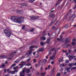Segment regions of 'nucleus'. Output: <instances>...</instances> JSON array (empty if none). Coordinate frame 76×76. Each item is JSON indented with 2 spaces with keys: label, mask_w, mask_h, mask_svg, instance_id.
I'll use <instances>...</instances> for the list:
<instances>
[{
  "label": "nucleus",
  "mask_w": 76,
  "mask_h": 76,
  "mask_svg": "<svg viewBox=\"0 0 76 76\" xmlns=\"http://www.w3.org/2000/svg\"><path fill=\"white\" fill-rule=\"evenodd\" d=\"M6 71H7V70H6V69H5L4 70V72H6Z\"/></svg>",
  "instance_id": "61"
},
{
  "label": "nucleus",
  "mask_w": 76,
  "mask_h": 76,
  "mask_svg": "<svg viewBox=\"0 0 76 76\" xmlns=\"http://www.w3.org/2000/svg\"><path fill=\"white\" fill-rule=\"evenodd\" d=\"M25 27V26H23L22 27V29H24Z\"/></svg>",
  "instance_id": "41"
},
{
  "label": "nucleus",
  "mask_w": 76,
  "mask_h": 76,
  "mask_svg": "<svg viewBox=\"0 0 76 76\" xmlns=\"http://www.w3.org/2000/svg\"><path fill=\"white\" fill-rule=\"evenodd\" d=\"M54 61H52L51 62V64H54Z\"/></svg>",
  "instance_id": "58"
},
{
  "label": "nucleus",
  "mask_w": 76,
  "mask_h": 76,
  "mask_svg": "<svg viewBox=\"0 0 76 76\" xmlns=\"http://www.w3.org/2000/svg\"><path fill=\"white\" fill-rule=\"evenodd\" d=\"M50 54H51V53L49 52V53L45 57L47 59H48V55H50Z\"/></svg>",
  "instance_id": "15"
},
{
  "label": "nucleus",
  "mask_w": 76,
  "mask_h": 76,
  "mask_svg": "<svg viewBox=\"0 0 76 76\" xmlns=\"http://www.w3.org/2000/svg\"><path fill=\"white\" fill-rule=\"evenodd\" d=\"M69 13H72V9H70L69 11Z\"/></svg>",
  "instance_id": "49"
},
{
  "label": "nucleus",
  "mask_w": 76,
  "mask_h": 76,
  "mask_svg": "<svg viewBox=\"0 0 76 76\" xmlns=\"http://www.w3.org/2000/svg\"><path fill=\"white\" fill-rule=\"evenodd\" d=\"M50 17L51 18H53L54 16V14H50Z\"/></svg>",
  "instance_id": "17"
},
{
  "label": "nucleus",
  "mask_w": 76,
  "mask_h": 76,
  "mask_svg": "<svg viewBox=\"0 0 76 76\" xmlns=\"http://www.w3.org/2000/svg\"><path fill=\"white\" fill-rule=\"evenodd\" d=\"M6 58V56H2L0 57L1 58Z\"/></svg>",
  "instance_id": "19"
},
{
  "label": "nucleus",
  "mask_w": 76,
  "mask_h": 76,
  "mask_svg": "<svg viewBox=\"0 0 76 76\" xmlns=\"http://www.w3.org/2000/svg\"><path fill=\"white\" fill-rule=\"evenodd\" d=\"M28 57V53H26V54L25 55V57L23 56L22 57H21L20 58V60H21V59H23V58H27Z\"/></svg>",
  "instance_id": "5"
},
{
  "label": "nucleus",
  "mask_w": 76,
  "mask_h": 76,
  "mask_svg": "<svg viewBox=\"0 0 76 76\" xmlns=\"http://www.w3.org/2000/svg\"><path fill=\"white\" fill-rule=\"evenodd\" d=\"M62 66H63V67H64V64H61L60 65V67H61Z\"/></svg>",
  "instance_id": "29"
},
{
  "label": "nucleus",
  "mask_w": 76,
  "mask_h": 76,
  "mask_svg": "<svg viewBox=\"0 0 76 76\" xmlns=\"http://www.w3.org/2000/svg\"><path fill=\"white\" fill-rule=\"evenodd\" d=\"M9 76V74L6 75L5 76Z\"/></svg>",
  "instance_id": "63"
},
{
  "label": "nucleus",
  "mask_w": 76,
  "mask_h": 76,
  "mask_svg": "<svg viewBox=\"0 0 76 76\" xmlns=\"http://www.w3.org/2000/svg\"><path fill=\"white\" fill-rule=\"evenodd\" d=\"M10 30H4V32L6 35L8 37H10L11 36V35L12 34V33L11 32H9Z\"/></svg>",
  "instance_id": "2"
},
{
  "label": "nucleus",
  "mask_w": 76,
  "mask_h": 76,
  "mask_svg": "<svg viewBox=\"0 0 76 76\" xmlns=\"http://www.w3.org/2000/svg\"><path fill=\"white\" fill-rule=\"evenodd\" d=\"M16 66V64H14L12 65V66Z\"/></svg>",
  "instance_id": "46"
},
{
  "label": "nucleus",
  "mask_w": 76,
  "mask_h": 76,
  "mask_svg": "<svg viewBox=\"0 0 76 76\" xmlns=\"http://www.w3.org/2000/svg\"><path fill=\"white\" fill-rule=\"evenodd\" d=\"M67 15H66L65 17H64V19H66V18L67 17Z\"/></svg>",
  "instance_id": "45"
},
{
  "label": "nucleus",
  "mask_w": 76,
  "mask_h": 76,
  "mask_svg": "<svg viewBox=\"0 0 76 76\" xmlns=\"http://www.w3.org/2000/svg\"><path fill=\"white\" fill-rule=\"evenodd\" d=\"M52 29L53 30H55V29H56V27H53Z\"/></svg>",
  "instance_id": "44"
},
{
  "label": "nucleus",
  "mask_w": 76,
  "mask_h": 76,
  "mask_svg": "<svg viewBox=\"0 0 76 76\" xmlns=\"http://www.w3.org/2000/svg\"><path fill=\"white\" fill-rule=\"evenodd\" d=\"M70 69V68H66V70H67V71H69V70Z\"/></svg>",
  "instance_id": "36"
},
{
  "label": "nucleus",
  "mask_w": 76,
  "mask_h": 76,
  "mask_svg": "<svg viewBox=\"0 0 76 76\" xmlns=\"http://www.w3.org/2000/svg\"><path fill=\"white\" fill-rule=\"evenodd\" d=\"M69 61L66 60L65 61V63H69Z\"/></svg>",
  "instance_id": "51"
},
{
  "label": "nucleus",
  "mask_w": 76,
  "mask_h": 76,
  "mask_svg": "<svg viewBox=\"0 0 76 76\" xmlns=\"http://www.w3.org/2000/svg\"><path fill=\"white\" fill-rule=\"evenodd\" d=\"M34 28H33L31 30H30L29 31L30 32H33L34 31Z\"/></svg>",
  "instance_id": "42"
},
{
  "label": "nucleus",
  "mask_w": 76,
  "mask_h": 76,
  "mask_svg": "<svg viewBox=\"0 0 76 76\" xmlns=\"http://www.w3.org/2000/svg\"><path fill=\"white\" fill-rule=\"evenodd\" d=\"M13 54V53L10 54V58H8V59H11V58H12L13 57V56H12Z\"/></svg>",
  "instance_id": "13"
},
{
  "label": "nucleus",
  "mask_w": 76,
  "mask_h": 76,
  "mask_svg": "<svg viewBox=\"0 0 76 76\" xmlns=\"http://www.w3.org/2000/svg\"><path fill=\"white\" fill-rule=\"evenodd\" d=\"M24 71L22 70V72H21L20 74V76H25V74H24Z\"/></svg>",
  "instance_id": "7"
},
{
  "label": "nucleus",
  "mask_w": 76,
  "mask_h": 76,
  "mask_svg": "<svg viewBox=\"0 0 76 76\" xmlns=\"http://www.w3.org/2000/svg\"><path fill=\"white\" fill-rule=\"evenodd\" d=\"M10 73H11V74H12V75H13L15 73V71H12Z\"/></svg>",
  "instance_id": "25"
},
{
  "label": "nucleus",
  "mask_w": 76,
  "mask_h": 76,
  "mask_svg": "<svg viewBox=\"0 0 76 76\" xmlns=\"http://www.w3.org/2000/svg\"><path fill=\"white\" fill-rule=\"evenodd\" d=\"M50 65H49L48 66V69H50Z\"/></svg>",
  "instance_id": "55"
},
{
  "label": "nucleus",
  "mask_w": 76,
  "mask_h": 76,
  "mask_svg": "<svg viewBox=\"0 0 76 76\" xmlns=\"http://www.w3.org/2000/svg\"><path fill=\"white\" fill-rule=\"evenodd\" d=\"M27 4L26 3H23L19 4V6H27Z\"/></svg>",
  "instance_id": "6"
},
{
  "label": "nucleus",
  "mask_w": 76,
  "mask_h": 76,
  "mask_svg": "<svg viewBox=\"0 0 76 76\" xmlns=\"http://www.w3.org/2000/svg\"><path fill=\"white\" fill-rule=\"evenodd\" d=\"M46 74V72H45L44 73H41V75L42 76H44Z\"/></svg>",
  "instance_id": "18"
},
{
  "label": "nucleus",
  "mask_w": 76,
  "mask_h": 76,
  "mask_svg": "<svg viewBox=\"0 0 76 76\" xmlns=\"http://www.w3.org/2000/svg\"><path fill=\"white\" fill-rule=\"evenodd\" d=\"M33 61L34 63H36V62H37V60L35 59H33Z\"/></svg>",
  "instance_id": "31"
},
{
  "label": "nucleus",
  "mask_w": 76,
  "mask_h": 76,
  "mask_svg": "<svg viewBox=\"0 0 76 76\" xmlns=\"http://www.w3.org/2000/svg\"><path fill=\"white\" fill-rule=\"evenodd\" d=\"M76 68V67H73L72 68V69H75Z\"/></svg>",
  "instance_id": "57"
},
{
  "label": "nucleus",
  "mask_w": 76,
  "mask_h": 76,
  "mask_svg": "<svg viewBox=\"0 0 76 76\" xmlns=\"http://www.w3.org/2000/svg\"><path fill=\"white\" fill-rule=\"evenodd\" d=\"M72 45H75V42H72Z\"/></svg>",
  "instance_id": "40"
},
{
  "label": "nucleus",
  "mask_w": 76,
  "mask_h": 76,
  "mask_svg": "<svg viewBox=\"0 0 76 76\" xmlns=\"http://www.w3.org/2000/svg\"><path fill=\"white\" fill-rule=\"evenodd\" d=\"M50 39H50V38H48V39H47L48 41L47 42H48V41H50Z\"/></svg>",
  "instance_id": "35"
},
{
  "label": "nucleus",
  "mask_w": 76,
  "mask_h": 76,
  "mask_svg": "<svg viewBox=\"0 0 76 76\" xmlns=\"http://www.w3.org/2000/svg\"><path fill=\"white\" fill-rule=\"evenodd\" d=\"M19 66H20V68H22V67H23V66H24V65H21V64H19Z\"/></svg>",
  "instance_id": "27"
},
{
  "label": "nucleus",
  "mask_w": 76,
  "mask_h": 76,
  "mask_svg": "<svg viewBox=\"0 0 76 76\" xmlns=\"http://www.w3.org/2000/svg\"><path fill=\"white\" fill-rule=\"evenodd\" d=\"M66 73H67V72H64V75H66Z\"/></svg>",
  "instance_id": "62"
},
{
  "label": "nucleus",
  "mask_w": 76,
  "mask_h": 76,
  "mask_svg": "<svg viewBox=\"0 0 76 76\" xmlns=\"http://www.w3.org/2000/svg\"><path fill=\"white\" fill-rule=\"evenodd\" d=\"M75 15H73L70 18V20H73V18H74V17H75Z\"/></svg>",
  "instance_id": "16"
},
{
  "label": "nucleus",
  "mask_w": 76,
  "mask_h": 76,
  "mask_svg": "<svg viewBox=\"0 0 76 76\" xmlns=\"http://www.w3.org/2000/svg\"><path fill=\"white\" fill-rule=\"evenodd\" d=\"M35 47L36 48H37V46L34 47L33 46H31L29 48V49H30V50L28 52V54L29 55H31V54L32 53V48H35Z\"/></svg>",
  "instance_id": "3"
},
{
  "label": "nucleus",
  "mask_w": 76,
  "mask_h": 76,
  "mask_svg": "<svg viewBox=\"0 0 76 76\" xmlns=\"http://www.w3.org/2000/svg\"><path fill=\"white\" fill-rule=\"evenodd\" d=\"M48 68H45V70H48Z\"/></svg>",
  "instance_id": "59"
},
{
  "label": "nucleus",
  "mask_w": 76,
  "mask_h": 76,
  "mask_svg": "<svg viewBox=\"0 0 76 76\" xmlns=\"http://www.w3.org/2000/svg\"><path fill=\"white\" fill-rule=\"evenodd\" d=\"M54 10H53L50 12L51 13H53V12H54Z\"/></svg>",
  "instance_id": "60"
},
{
  "label": "nucleus",
  "mask_w": 76,
  "mask_h": 76,
  "mask_svg": "<svg viewBox=\"0 0 76 76\" xmlns=\"http://www.w3.org/2000/svg\"><path fill=\"white\" fill-rule=\"evenodd\" d=\"M62 36L61 35H60V38H61V39H60L59 38H58L57 39V40H58V41H61V38H62Z\"/></svg>",
  "instance_id": "14"
},
{
  "label": "nucleus",
  "mask_w": 76,
  "mask_h": 76,
  "mask_svg": "<svg viewBox=\"0 0 76 76\" xmlns=\"http://www.w3.org/2000/svg\"><path fill=\"white\" fill-rule=\"evenodd\" d=\"M63 51V52H64V53H65L67 52V51H66V50H64Z\"/></svg>",
  "instance_id": "53"
},
{
  "label": "nucleus",
  "mask_w": 76,
  "mask_h": 76,
  "mask_svg": "<svg viewBox=\"0 0 76 76\" xmlns=\"http://www.w3.org/2000/svg\"><path fill=\"white\" fill-rule=\"evenodd\" d=\"M56 24V25H60V22L59 21L57 22Z\"/></svg>",
  "instance_id": "23"
},
{
  "label": "nucleus",
  "mask_w": 76,
  "mask_h": 76,
  "mask_svg": "<svg viewBox=\"0 0 76 76\" xmlns=\"http://www.w3.org/2000/svg\"><path fill=\"white\" fill-rule=\"evenodd\" d=\"M44 43L43 42H41L40 43V45H44Z\"/></svg>",
  "instance_id": "33"
},
{
  "label": "nucleus",
  "mask_w": 76,
  "mask_h": 76,
  "mask_svg": "<svg viewBox=\"0 0 76 76\" xmlns=\"http://www.w3.org/2000/svg\"><path fill=\"white\" fill-rule=\"evenodd\" d=\"M62 61V59H59V60H58V61L59 62H61Z\"/></svg>",
  "instance_id": "38"
},
{
  "label": "nucleus",
  "mask_w": 76,
  "mask_h": 76,
  "mask_svg": "<svg viewBox=\"0 0 76 76\" xmlns=\"http://www.w3.org/2000/svg\"><path fill=\"white\" fill-rule=\"evenodd\" d=\"M68 26H69L68 25H66L64 27V29H65V28H67Z\"/></svg>",
  "instance_id": "30"
},
{
  "label": "nucleus",
  "mask_w": 76,
  "mask_h": 76,
  "mask_svg": "<svg viewBox=\"0 0 76 76\" xmlns=\"http://www.w3.org/2000/svg\"><path fill=\"white\" fill-rule=\"evenodd\" d=\"M61 74L60 73H58L57 75V76H60Z\"/></svg>",
  "instance_id": "39"
},
{
  "label": "nucleus",
  "mask_w": 76,
  "mask_h": 76,
  "mask_svg": "<svg viewBox=\"0 0 76 76\" xmlns=\"http://www.w3.org/2000/svg\"><path fill=\"white\" fill-rule=\"evenodd\" d=\"M72 41H75L76 39H73Z\"/></svg>",
  "instance_id": "56"
},
{
  "label": "nucleus",
  "mask_w": 76,
  "mask_h": 76,
  "mask_svg": "<svg viewBox=\"0 0 76 76\" xmlns=\"http://www.w3.org/2000/svg\"><path fill=\"white\" fill-rule=\"evenodd\" d=\"M69 38H68L66 39L65 40V43H68V42H69Z\"/></svg>",
  "instance_id": "10"
},
{
  "label": "nucleus",
  "mask_w": 76,
  "mask_h": 76,
  "mask_svg": "<svg viewBox=\"0 0 76 76\" xmlns=\"http://www.w3.org/2000/svg\"><path fill=\"white\" fill-rule=\"evenodd\" d=\"M31 20L34 19H35V17H31Z\"/></svg>",
  "instance_id": "34"
},
{
  "label": "nucleus",
  "mask_w": 76,
  "mask_h": 76,
  "mask_svg": "<svg viewBox=\"0 0 76 76\" xmlns=\"http://www.w3.org/2000/svg\"><path fill=\"white\" fill-rule=\"evenodd\" d=\"M13 20L16 23H22V22H23L24 20V18L23 17H19L18 16H14L12 17Z\"/></svg>",
  "instance_id": "1"
},
{
  "label": "nucleus",
  "mask_w": 76,
  "mask_h": 76,
  "mask_svg": "<svg viewBox=\"0 0 76 76\" xmlns=\"http://www.w3.org/2000/svg\"><path fill=\"white\" fill-rule=\"evenodd\" d=\"M42 70H43V68H42V67H40V71L41 72H42Z\"/></svg>",
  "instance_id": "32"
},
{
  "label": "nucleus",
  "mask_w": 76,
  "mask_h": 76,
  "mask_svg": "<svg viewBox=\"0 0 76 76\" xmlns=\"http://www.w3.org/2000/svg\"><path fill=\"white\" fill-rule=\"evenodd\" d=\"M68 57L69 58V60L70 61L71 60V59H70V58H72V59H73V58H74V57H76V56H68Z\"/></svg>",
  "instance_id": "8"
},
{
  "label": "nucleus",
  "mask_w": 76,
  "mask_h": 76,
  "mask_svg": "<svg viewBox=\"0 0 76 76\" xmlns=\"http://www.w3.org/2000/svg\"><path fill=\"white\" fill-rule=\"evenodd\" d=\"M31 60V58H29V59H28L27 61H29Z\"/></svg>",
  "instance_id": "48"
},
{
  "label": "nucleus",
  "mask_w": 76,
  "mask_h": 76,
  "mask_svg": "<svg viewBox=\"0 0 76 76\" xmlns=\"http://www.w3.org/2000/svg\"><path fill=\"white\" fill-rule=\"evenodd\" d=\"M7 71L8 72V73H10L11 72V71H10V69H8L7 70Z\"/></svg>",
  "instance_id": "22"
},
{
  "label": "nucleus",
  "mask_w": 76,
  "mask_h": 76,
  "mask_svg": "<svg viewBox=\"0 0 76 76\" xmlns=\"http://www.w3.org/2000/svg\"><path fill=\"white\" fill-rule=\"evenodd\" d=\"M55 22V20H53L52 21V22L51 23V24H53V22Z\"/></svg>",
  "instance_id": "37"
},
{
  "label": "nucleus",
  "mask_w": 76,
  "mask_h": 76,
  "mask_svg": "<svg viewBox=\"0 0 76 76\" xmlns=\"http://www.w3.org/2000/svg\"><path fill=\"white\" fill-rule=\"evenodd\" d=\"M69 66L70 67H72L73 66H76V62L75 63V64H73V63L69 64Z\"/></svg>",
  "instance_id": "9"
},
{
  "label": "nucleus",
  "mask_w": 76,
  "mask_h": 76,
  "mask_svg": "<svg viewBox=\"0 0 76 76\" xmlns=\"http://www.w3.org/2000/svg\"><path fill=\"white\" fill-rule=\"evenodd\" d=\"M24 72H26L27 73H29L30 72V69H27L26 68H24L23 69V71Z\"/></svg>",
  "instance_id": "4"
},
{
  "label": "nucleus",
  "mask_w": 76,
  "mask_h": 76,
  "mask_svg": "<svg viewBox=\"0 0 76 76\" xmlns=\"http://www.w3.org/2000/svg\"><path fill=\"white\" fill-rule=\"evenodd\" d=\"M54 50H55V53H53V55H55V54H56V49L53 48V49H52V50H51V51H54Z\"/></svg>",
  "instance_id": "11"
},
{
  "label": "nucleus",
  "mask_w": 76,
  "mask_h": 76,
  "mask_svg": "<svg viewBox=\"0 0 76 76\" xmlns=\"http://www.w3.org/2000/svg\"><path fill=\"white\" fill-rule=\"evenodd\" d=\"M47 62V59H45L43 61V63H46Z\"/></svg>",
  "instance_id": "26"
},
{
  "label": "nucleus",
  "mask_w": 76,
  "mask_h": 76,
  "mask_svg": "<svg viewBox=\"0 0 76 76\" xmlns=\"http://www.w3.org/2000/svg\"><path fill=\"white\" fill-rule=\"evenodd\" d=\"M36 53V52H34L33 53V55H35Z\"/></svg>",
  "instance_id": "54"
},
{
  "label": "nucleus",
  "mask_w": 76,
  "mask_h": 76,
  "mask_svg": "<svg viewBox=\"0 0 76 76\" xmlns=\"http://www.w3.org/2000/svg\"><path fill=\"white\" fill-rule=\"evenodd\" d=\"M4 64H3L2 65V67H4Z\"/></svg>",
  "instance_id": "50"
},
{
  "label": "nucleus",
  "mask_w": 76,
  "mask_h": 76,
  "mask_svg": "<svg viewBox=\"0 0 76 76\" xmlns=\"http://www.w3.org/2000/svg\"><path fill=\"white\" fill-rule=\"evenodd\" d=\"M43 50H44V49H43V48H41L39 50V51H40L41 52L43 51Z\"/></svg>",
  "instance_id": "28"
},
{
  "label": "nucleus",
  "mask_w": 76,
  "mask_h": 76,
  "mask_svg": "<svg viewBox=\"0 0 76 76\" xmlns=\"http://www.w3.org/2000/svg\"><path fill=\"white\" fill-rule=\"evenodd\" d=\"M31 64L30 63H28L26 64V66H31Z\"/></svg>",
  "instance_id": "21"
},
{
  "label": "nucleus",
  "mask_w": 76,
  "mask_h": 76,
  "mask_svg": "<svg viewBox=\"0 0 76 76\" xmlns=\"http://www.w3.org/2000/svg\"><path fill=\"white\" fill-rule=\"evenodd\" d=\"M54 56H52L50 57V60H53V59H54Z\"/></svg>",
  "instance_id": "20"
},
{
  "label": "nucleus",
  "mask_w": 76,
  "mask_h": 76,
  "mask_svg": "<svg viewBox=\"0 0 76 76\" xmlns=\"http://www.w3.org/2000/svg\"><path fill=\"white\" fill-rule=\"evenodd\" d=\"M27 76H31V75H30V74H28L27 75Z\"/></svg>",
  "instance_id": "64"
},
{
  "label": "nucleus",
  "mask_w": 76,
  "mask_h": 76,
  "mask_svg": "<svg viewBox=\"0 0 76 76\" xmlns=\"http://www.w3.org/2000/svg\"><path fill=\"white\" fill-rule=\"evenodd\" d=\"M73 1L75 3H76V0H73Z\"/></svg>",
  "instance_id": "52"
},
{
  "label": "nucleus",
  "mask_w": 76,
  "mask_h": 76,
  "mask_svg": "<svg viewBox=\"0 0 76 76\" xmlns=\"http://www.w3.org/2000/svg\"><path fill=\"white\" fill-rule=\"evenodd\" d=\"M46 39V38H45V37L43 36L41 38V39L42 40H43V41H44V40H45Z\"/></svg>",
  "instance_id": "12"
},
{
  "label": "nucleus",
  "mask_w": 76,
  "mask_h": 76,
  "mask_svg": "<svg viewBox=\"0 0 76 76\" xmlns=\"http://www.w3.org/2000/svg\"><path fill=\"white\" fill-rule=\"evenodd\" d=\"M20 60L18 59L15 61V63H19Z\"/></svg>",
  "instance_id": "24"
},
{
  "label": "nucleus",
  "mask_w": 76,
  "mask_h": 76,
  "mask_svg": "<svg viewBox=\"0 0 76 76\" xmlns=\"http://www.w3.org/2000/svg\"><path fill=\"white\" fill-rule=\"evenodd\" d=\"M76 5H75V7L73 8V9H76Z\"/></svg>",
  "instance_id": "47"
},
{
  "label": "nucleus",
  "mask_w": 76,
  "mask_h": 76,
  "mask_svg": "<svg viewBox=\"0 0 76 76\" xmlns=\"http://www.w3.org/2000/svg\"><path fill=\"white\" fill-rule=\"evenodd\" d=\"M18 67V66H17L16 67L14 68L13 69H14V70H15V69H17V68Z\"/></svg>",
  "instance_id": "43"
}]
</instances>
